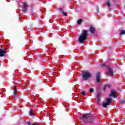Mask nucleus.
<instances>
[{"label":"nucleus","instance_id":"nucleus-13","mask_svg":"<svg viewBox=\"0 0 125 125\" xmlns=\"http://www.w3.org/2000/svg\"><path fill=\"white\" fill-rule=\"evenodd\" d=\"M113 100V99H111V98H106V103L108 104H110L111 103H112V101Z\"/></svg>","mask_w":125,"mask_h":125},{"label":"nucleus","instance_id":"nucleus-4","mask_svg":"<svg viewBox=\"0 0 125 125\" xmlns=\"http://www.w3.org/2000/svg\"><path fill=\"white\" fill-rule=\"evenodd\" d=\"M109 97H111V96H113L114 98H117L118 96H117V91L114 89L111 90V93L108 95Z\"/></svg>","mask_w":125,"mask_h":125},{"label":"nucleus","instance_id":"nucleus-25","mask_svg":"<svg viewBox=\"0 0 125 125\" xmlns=\"http://www.w3.org/2000/svg\"><path fill=\"white\" fill-rule=\"evenodd\" d=\"M107 87V86H106V85H104V88H103V90L104 91H105V90H106V88Z\"/></svg>","mask_w":125,"mask_h":125},{"label":"nucleus","instance_id":"nucleus-11","mask_svg":"<svg viewBox=\"0 0 125 125\" xmlns=\"http://www.w3.org/2000/svg\"><path fill=\"white\" fill-rule=\"evenodd\" d=\"M13 96L14 98H15L17 96V87L16 86H14Z\"/></svg>","mask_w":125,"mask_h":125},{"label":"nucleus","instance_id":"nucleus-8","mask_svg":"<svg viewBox=\"0 0 125 125\" xmlns=\"http://www.w3.org/2000/svg\"><path fill=\"white\" fill-rule=\"evenodd\" d=\"M27 3H26V2H24V5L22 6V8L23 9V12L24 13H26V12H27V11H28L27 8L28 7H27Z\"/></svg>","mask_w":125,"mask_h":125},{"label":"nucleus","instance_id":"nucleus-22","mask_svg":"<svg viewBox=\"0 0 125 125\" xmlns=\"http://www.w3.org/2000/svg\"><path fill=\"white\" fill-rule=\"evenodd\" d=\"M81 95H83L84 96H86V95H85V92H84V91H82L81 92Z\"/></svg>","mask_w":125,"mask_h":125},{"label":"nucleus","instance_id":"nucleus-10","mask_svg":"<svg viewBox=\"0 0 125 125\" xmlns=\"http://www.w3.org/2000/svg\"><path fill=\"white\" fill-rule=\"evenodd\" d=\"M89 31L91 34H94V33H95L96 29L93 26H91L89 28Z\"/></svg>","mask_w":125,"mask_h":125},{"label":"nucleus","instance_id":"nucleus-19","mask_svg":"<svg viewBox=\"0 0 125 125\" xmlns=\"http://www.w3.org/2000/svg\"><path fill=\"white\" fill-rule=\"evenodd\" d=\"M107 6H108V7H111V6H112L111 5V3H110V0H108L107 1Z\"/></svg>","mask_w":125,"mask_h":125},{"label":"nucleus","instance_id":"nucleus-6","mask_svg":"<svg viewBox=\"0 0 125 125\" xmlns=\"http://www.w3.org/2000/svg\"><path fill=\"white\" fill-rule=\"evenodd\" d=\"M107 68L108 71L107 76H111V77H113V75H114V70H113V69L109 66H107Z\"/></svg>","mask_w":125,"mask_h":125},{"label":"nucleus","instance_id":"nucleus-16","mask_svg":"<svg viewBox=\"0 0 125 125\" xmlns=\"http://www.w3.org/2000/svg\"><path fill=\"white\" fill-rule=\"evenodd\" d=\"M83 22V19H79L78 21H77V24L78 25H80L81 24H82V22Z\"/></svg>","mask_w":125,"mask_h":125},{"label":"nucleus","instance_id":"nucleus-26","mask_svg":"<svg viewBox=\"0 0 125 125\" xmlns=\"http://www.w3.org/2000/svg\"><path fill=\"white\" fill-rule=\"evenodd\" d=\"M106 87H109V88H110V87H111V85H109V84H105Z\"/></svg>","mask_w":125,"mask_h":125},{"label":"nucleus","instance_id":"nucleus-28","mask_svg":"<svg viewBox=\"0 0 125 125\" xmlns=\"http://www.w3.org/2000/svg\"><path fill=\"white\" fill-rule=\"evenodd\" d=\"M31 7L32 9H33V5H31Z\"/></svg>","mask_w":125,"mask_h":125},{"label":"nucleus","instance_id":"nucleus-27","mask_svg":"<svg viewBox=\"0 0 125 125\" xmlns=\"http://www.w3.org/2000/svg\"><path fill=\"white\" fill-rule=\"evenodd\" d=\"M98 12H99V7H98Z\"/></svg>","mask_w":125,"mask_h":125},{"label":"nucleus","instance_id":"nucleus-21","mask_svg":"<svg viewBox=\"0 0 125 125\" xmlns=\"http://www.w3.org/2000/svg\"><path fill=\"white\" fill-rule=\"evenodd\" d=\"M89 92H90L91 93L94 92V89H93V88L90 89Z\"/></svg>","mask_w":125,"mask_h":125},{"label":"nucleus","instance_id":"nucleus-2","mask_svg":"<svg viewBox=\"0 0 125 125\" xmlns=\"http://www.w3.org/2000/svg\"><path fill=\"white\" fill-rule=\"evenodd\" d=\"M91 74L89 72L86 71L83 73V81H87L88 79L91 78Z\"/></svg>","mask_w":125,"mask_h":125},{"label":"nucleus","instance_id":"nucleus-18","mask_svg":"<svg viewBox=\"0 0 125 125\" xmlns=\"http://www.w3.org/2000/svg\"><path fill=\"white\" fill-rule=\"evenodd\" d=\"M90 121H85V124H87V125H90V124H91V119H90Z\"/></svg>","mask_w":125,"mask_h":125},{"label":"nucleus","instance_id":"nucleus-24","mask_svg":"<svg viewBox=\"0 0 125 125\" xmlns=\"http://www.w3.org/2000/svg\"><path fill=\"white\" fill-rule=\"evenodd\" d=\"M28 125H39V124H32V123H30V122H28Z\"/></svg>","mask_w":125,"mask_h":125},{"label":"nucleus","instance_id":"nucleus-12","mask_svg":"<svg viewBox=\"0 0 125 125\" xmlns=\"http://www.w3.org/2000/svg\"><path fill=\"white\" fill-rule=\"evenodd\" d=\"M101 97V93H98L97 95V101H98V102H99V103H100V98Z\"/></svg>","mask_w":125,"mask_h":125},{"label":"nucleus","instance_id":"nucleus-20","mask_svg":"<svg viewBox=\"0 0 125 125\" xmlns=\"http://www.w3.org/2000/svg\"><path fill=\"white\" fill-rule=\"evenodd\" d=\"M122 35H125V30H122L120 32V36H122Z\"/></svg>","mask_w":125,"mask_h":125},{"label":"nucleus","instance_id":"nucleus-9","mask_svg":"<svg viewBox=\"0 0 125 125\" xmlns=\"http://www.w3.org/2000/svg\"><path fill=\"white\" fill-rule=\"evenodd\" d=\"M59 10H60V12H61V13H62L63 14V16H68V14L65 12L64 10H63V9L59 8Z\"/></svg>","mask_w":125,"mask_h":125},{"label":"nucleus","instance_id":"nucleus-23","mask_svg":"<svg viewBox=\"0 0 125 125\" xmlns=\"http://www.w3.org/2000/svg\"><path fill=\"white\" fill-rule=\"evenodd\" d=\"M104 66H105V63H103V64H100V67H101V68L104 67Z\"/></svg>","mask_w":125,"mask_h":125},{"label":"nucleus","instance_id":"nucleus-17","mask_svg":"<svg viewBox=\"0 0 125 125\" xmlns=\"http://www.w3.org/2000/svg\"><path fill=\"white\" fill-rule=\"evenodd\" d=\"M120 102L121 104H125V100L124 99H120Z\"/></svg>","mask_w":125,"mask_h":125},{"label":"nucleus","instance_id":"nucleus-5","mask_svg":"<svg viewBox=\"0 0 125 125\" xmlns=\"http://www.w3.org/2000/svg\"><path fill=\"white\" fill-rule=\"evenodd\" d=\"M95 79H96V83H99L101 82V78H100V72H97L96 74Z\"/></svg>","mask_w":125,"mask_h":125},{"label":"nucleus","instance_id":"nucleus-1","mask_svg":"<svg viewBox=\"0 0 125 125\" xmlns=\"http://www.w3.org/2000/svg\"><path fill=\"white\" fill-rule=\"evenodd\" d=\"M87 38H88V32L86 30H83L81 35L79 38V42L83 43Z\"/></svg>","mask_w":125,"mask_h":125},{"label":"nucleus","instance_id":"nucleus-7","mask_svg":"<svg viewBox=\"0 0 125 125\" xmlns=\"http://www.w3.org/2000/svg\"><path fill=\"white\" fill-rule=\"evenodd\" d=\"M6 53V49L3 48V49H0V57H3V56H4V54Z\"/></svg>","mask_w":125,"mask_h":125},{"label":"nucleus","instance_id":"nucleus-15","mask_svg":"<svg viewBox=\"0 0 125 125\" xmlns=\"http://www.w3.org/2000/svg\"><path fill=\"white\" fill-rule=\"evenodd\" d=\"M108 105H109V104H107V103H103V108H106V107H107Z\"/></svg>","mask_w":125,"mask_h":125},{"label":"nucleus","instance_id":"nucleus-14","mask_svg":"<svg viewBox=\"0 0 125 125\" xmlns=\"http://www.w3.org/2000/svg\"><path fill=\"white\" fill-rule=\"evenodd\" d=\"M34 109H33L32 108H31L30 109V110L29 111V115L32 116V117H34L35 116V114H34Z\"/></svg>","mask_w":125,"mask_h":125},{"label":"nucleus","instance_id":"nucleus-3","mask_svg":"<svg viewBox=\"0 0 125 125\" xmlns=\"http://www.w3.org/2000/svg\"><path fill=\"white\" fill-rule=\"evenodd\" d=\"M92 117H93V115L91 113L83 114L82 115V120H84V119H90L92 120Z\"/></svg>","mask_w":125,"mask_h":125}]
</instances>
